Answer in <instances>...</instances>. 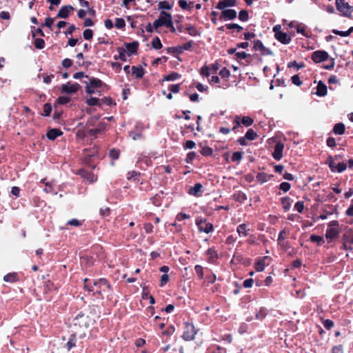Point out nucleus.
I'll use <instances>...</instances> for the list:
<instances>
[{"label": "nucleus", "mask_w": 353, "mask_h": 353, "mask_svg": "<svg viewBox=\"0 0 353 353\" xmlns=\"http://www.w3.org/2000/svg\"><path fill=\"white\" fill-rule=\"evenodd\" d=\"M336 6L337 10L342 12L343 16L351 17L353 7L350 6L344 0H336Z\"/></svg>", "instance_id": "f257e3e1"}, {"label": "nucleus", "mask_w": 353, "mask_h": 353, "mask_svg": "<svg viewBox=\"0 0 353 353\" xmlns=\"http://www.w3.org/2000/svg\"><path fill=\"white\" fill-rule=\"evenodd\" d=\"M196 224L198 226V229L200 232H205L208 234L213 231V225L207 222L206 219L197 218L196 220Z\"/></svg>", "instance_id": "f03ea898"}, {"label": "nucleus", "mask_w": 353, "mask_h": 353, "mask_svg": "<svg viewBox=\"0 0 353 353\" xmlns=\"http://www.w3.org/2000/svg\"><path fill=\"white\" fill-rule=\"evenodd\" d=\"M196 334L195 327L192 323H185V331L182 336L183 339L185 341H191L194 339V336Z\"/></svg>", "instance_id": "7ed1b4c3"}, {"label": "nucleus", "mask_w": 353, "mask_h": 353, "mask_svg": "<svg viewBox=\"0 0 353 353\" xmlns=\"http://www.w3.org/2000/svg\"><path fill=\"white\" fill-rule=\"evenodd\" d=\"M339 225L337 221H332L329 223V226L331 227L326 230L325 237L327 239L332 240L339 235V230L336 228Z\"/></svg>", "instance_id": "20e7f679"}, {"label": "nucleus", "mask_w": 353, "mask_h": 353, "mask_svg": "<svg viewBox=\"0 0 353 353\" xmlns=\"http://www.w3.org/2000/svg\"><path fill=\"white\" fill-rule=\"evenodd\" d=\"M311 59L315 63H321L329 59V54L324 50H316L311 55Z\"/></svg>", "instance_id": "39448f33"}, {"label": "nucleus", "mask_w": 353, "mask_h": 353, "mask_svg": "<svg viewBox=\"0 0 353 353\" xmlns=\"http://www.w3.org/2000/svg\"><path fill=\"white\" fill-rule=\"evenodd\" d=\"M80 88V85L77 83L71 84L70 82H68L67 83L61 85V91L63 93L74 94L76 93Z\"/></svg>", "instance_id": "423d86ee"}, {"label": "nucleus", "mask_w": 353, "mask_h": 353, "mask_svg": "<svg viewBox=\"0 0 353 353\" xmlns=\"http://www.w3.org/2000/svg\"><path fill=\"white\" fill-rule=\"evenodd\" d=\"M93 285L94 287L95 290H101L103 288L105 287L108 291L107 292V296H109L112 293V289L110 285L108 283V281L105 279H100L98 281L93 282ZM96 291H94L95 292Z\"/></svg>", "instance_id": "0eeeda50"}, {"label": "nucleus", "mask_w": 353, "mask_h": 353, "mask_svg": "<svg viewBox=\"0 0 353 353\" xmlns=\"http://www.w3.org/2000/svg\"><path fill=\"white\" fill-rule=\"evenodd\" d=\"M159 19L160 20L161 24L163 26H172V16L170 14L166 12H161L159 16Z\"/></svg>", "instance_id": "6e6552de"}, {"label": "nucleus", "mask_w": 353, "mask_h": 353, "mask_svg": "<svg viewBox=\"0 0 353 353\" xmlns=\"http://www.w3.org/2000/svg\"><path fill=\"white\" fill-rule=\"evenodd\" d=\"M283 148L284 144L282 143H277L275 145L272 156L276 160L279 161L282 159Z\"/></svg>", "instance_id": "1a4fd4ad"}, {"label": "nucleus", "mask_w": 353, "mask_h": 353, "mask_svg": "<svg viewBox=\"0 0 353 353\" xmlns=\"http://www.w3.org/2000/svg\"><path fill=\"white\" fill-rule=\"evenodd\" d=\"M74 10V8L72 6H64L59 10L57 17L61 19H67L71 11Z\"/></svg>", "instance_id": "9d476101"}, {"label": "nucleus", "mask_w": 353, "mask_h": 353, "mask_svg": "<svg viewBox=\"0 0 353 353\" xmlns=\"http://www.w3.org/2000/svg\"><path fill=\"white\" fill-rule=\"evenodd\" d=\"M275 38L283 44H288L291 41V37L282 31H276Z\"/></svg>", "instance_id": "9b49d317"}, {"label": "nucleus", "mask_w": 353, "mask_h": 353, "mask_svg": "<svg viewBox=\"0 0 353 353\" xmlns=\"http://www.w3.org/2000/svg\"><path fill=\"white\" fill-rule=\"evenodd\" d=\"M236 17V12L232 9H223L221 17L225 20H231Z\"/></svg>", "instance_id": "f8f14e48"}, {"label": "nucleus", "mask_w": 353, "mask_h": 353, "mask_svg": "<svg viewBox=\"0 0 353 353\" xmlns=\"http://www.w3.org/2000/svg\"><path fill=\"white\" fill-rule=\"evenodd\" d=\"M270 258L268 256H264L258 260L256 263V270L258 272H261L264 270L265 267L269 265Z\"/></svg>", "instance_id": "ddd939ff"}, {"label": "nucleus", "mask_w": 353, "mask_h": 353, "mask_svg": "<svg viewBox=\"0 0 353 353\" xmlns=\"http://www.w3.org/2000/svg\"><path fill=\"white\" fill-rule=\"evenodd\" d=\"M203 185L197 183L194 184V186L190 187L188 190V193L191 195L198 196L201 195V193L202 192Z\"/></svg>", "instance_id": "4468645a"}, {"label": "nucleus", "mask_w": 353, "mask_h": 353, "mask_svg": "<svg viewBox=\"0 0 353 353\" xmlns=\"http://www.w3.org/2000/svg\"><path fill=\"white\" fill-rule=\"evenodd\" d=\"M327 86L321 81H320L316 87V94L319 97H324L327 94Z\"/></svg>", "instance_id": "2eb2a0df"}, {"label": "nucleus", "mask_w": 353, "mask_h": 353, "mask_svg": "<svg viewBox=\"0 0 353 353\" xmlns=\"http://www.w3.org/2000/svg\"><path fill=\"white\" fill-rule=\"evenodd\" d=\"M125 46L128 55L130 56L131 54L137 52L139 43L137 41H134L132 43H125Z\"/></svg>", "instance_id": "dca6fc26"}, {"label": "nucleus", "mask_w": 353, "mask_h": 353, "mask_svg": "<svg viewBox=\"0 0 353 353\" xmlns=\"http://www.w3.org/2000/svg\"><path fill=\"white\" fill-rule=\"evenodd\" d=\"M236 0H221L218 3L216 8L223 10L227 7L234 6Z\"/></svg>", "instance_id": "f3484780"}, {"label": "nucleus", "mask_w": 353, "mask_h": 353, "mask_svg": "<svg viewBox=\"0 0 353 353\" xmlns=\"http://www.w3.org/2000/svg\"><path fill=\"white\" fill-rule=\"evenodd\" d=\"M79 174L82 177L91 183L97 181V176L94 174L87 172L84 170H80Z\"/></svg>", "instance_id": "a211bd4d"}, {"label": "nucleus", "mask_w": 353, "mask_h": 353, "mask_svg": "<svg viewBox=\"0 0 353 353\" xmlns=\"http://www.w3.org/2000/svg\"><path fill=\"white\" fill-rule=\"evenodd\" d=\"M62 134V132L58 129L54 128L50 130L47 134V138L50 140H54L56 138Z\"/></svg>", "instance_id": "6ab92c4d"}, {"label": "nucleus", "mask_w": 353, "mask_h": 353, "mask_svg": "<svg viewBox=\"0 0 353 353\" xmlns=\"http://www.w3.org/2000/svg\"><path fill=\"white\" fill-rule=\"evenodd\" d=\"M132 72L138 79L142 78L145 74V71L141 66H132Z\"/></svg>", "instance_id": "aec40b11"}, {"label": "nucleus", "mask_w": 353, "mask_h": 353, "mask_svg": "<svg viewBox=\"0 0 353 353\" xmlns=\"http://www.w3.org/2000/svg\"><path fill=\"white\" fill-rule=\"evenodd\" d=\"M272 177H273V175L272 174H268L265 172H261L257 174L256 180L258 182L263 183L268 181Z\"/></svg>", "instance_id": "412c9836"}, {"label": "nucleus", "mask_w": 353, "mask_h": 353, "mask_svg": "<svg viewBox=\"0 0 353 353\" xmlns=\"http://www.w3.org/2000/svg\"><path fill=\"white\" fill-rule=\"evenodd\" d=\"M345 130V125L343 123H338L336 125H334L333 132L336 134L342 135L344 134Z\"/></svg>", "instance_id": "4be33fe9"}, {"label": "nucleus", "mask_w": 353, "mask_h": 353, "mask_svg": "<svg viewBox=\"0 0 353 353\" xmlns=\"http://www.w3.org/2000/svg\"><path fill=\"white\" fill-rule=\"evenodd\" d=\"M292 201L291 200V199L288 196H285L281 199L282 206L285 212L288 211L290 209Z\"/></svg>", "instance_id": "5701e85b"}, {"label": "nucleus", "mask_w": 353, "mask_h": 353, "mask_svg": "<svg viewBox=\"0 0 353 353\" xmlns=\"http://www.w3.org/2000/svg\"><path fill=\"white\" fill-rule=\"evenodd\" d=\"M228 52L230 54H234V59H236L239 62L243 59V52H236V48H231L228 50Z\"/></svg>", "instance_id": "b1692460"}, {"label": "nucleus", "mask_w": 353, "mask_h": 353, "mask_svg": "<svg viewBox=\"0 0 353 353\" xmlns=\"http://www.w3.org/2000/svg\"><path fill=\"white\" fill-rule=\"evenodd\" d=\"M258 137L257 133L252 129H249L244 135V140H254Z\"/></svg>", "instance_id": "393cba45"}, {"label": "nucleus", "mask_w": 353, "mask_h": 353, "mask_svg": "<svg viewBox=\"0 0 353 353\" xmlns=\"http://www.w3.org/2000/svg\"><path fill=\"white\" fill-rule=\"evenodd\" d=\"M88 79H89L88 83L94 88H101L103 85V82L99 79H97L94 77H89Z\"/></svg>", "instance_id": "a878e982"}, {"label": "nucleus", "mask_w": 353, "mask_h": 353, "mask_svg": "<svg viewBox=\"0 0 353 353\" xmlns=\"http://www.w3.org/2000/svg\"><path fill=\"white\" fill-rule=\"evenodd\" d=\"M117 51L119 52V55H115L114 57V59H121V61H127V58H126V52L125 50L122 48H117Z\"/></svg>", "instance_id": "bb28decb"}, {"label": "nucleus", "mask_w": 353, "mask_h": 353, "mask_svg": "<svg viewBox=\"0 0 353 353\" xmlns=\"http://www.w3.org/2000/svg\"><path fill=\"white\" fill-rule=\"evenodd\" d=\"M181 77V74L177 72H173L171 74L164 77L163 80L167 81H173L179 79Z\"/></svg>", "instance_id": "cd10ccee"}, {"label": "nucleus", "mask_w": 353, "mask_h": 353, "mask_svg": "<svg viewBox=\"0 0 353 353\" xmlns=\"http://www.w3.org/2000/svg\"><path fill=\"white\" fill-rule=\"evenodd\" d=\"M139 175V172H137L136 171H131L128 172L127 179L128 180H133L135 182H139V179L138 177Z\"/></svg>", "instance_id": "c85d7f7f"}, {"label": "nucleus", "mask_w": 353, "mask_h": 353, "mask_svg": "<svg viewBox=\"0 0 353 353\" xmlns=\"http://www.w3.org/2000/svg\"><path fill=\"white\" fill-rule=\"evenodd\" d=\"M76 345V336L75 334H71L69 341L66 343V346L68 350H71Z\"/></svg>", "instance_id": "c756f323"}, {"label": "nucleus", "mask_w": 353, "mask_h": 353, "mask_svg": "<svg viewBox=\"0 0 353 353\" xmlns=\"http://www.w3.org/2000/svg\"><path fill=\"white\" fill-rule=\"evenodd\" d=\"M86 103L90 106L94 105H101V103H99V99L96 97H91L86 100Z\"/></svg>", "instance_id": "7c9ffc66"}, {"label": "nucleus", "mask_w": 353, "mask_h": 353, "mask_svg": "<svg viewBox=\"0 0 353 353\" xmlns=\"http://www.w3.org/2000/svg\"><path fill=\"white\" fill-rule=\"evenodd\" d=\"M3 280L6 282H14L17 281V274L16 273H10L4 276Z\"/></svg>", "instance_id": "2f4dec72"}, {"label": "nucleus", "mask_w": 353, "mask_h": 353, "mask_svg": "<svg viewBox=\"0 0 353 353\" xmlns=\"http://www.w3.org/2000/svg\"><path fill=\"white\" fill-rule=\"evenodd\" d=\"M34 46L37 49H43L45 47V41L43 39L37 38L34 41Z\"/></svg>", "instance_id": "473e14b6"}, {"label": "nucleus", "mask_w": 353, "mask_h": 353, "mask_svg": "<svg viewBox=\"0 0 353 353\" xmlns=\"http://www.w3.org/2000/svg\"><path fill=\"white\" fill-rule=\"evenodd\" d=\"M152 46L154 49H161L162 48L161 42L158 37L152 39Z\"/></svg>", "instance_id": "72a5a7b5"}, {"label": "nucleus", "mask_w": 353, "mask_h": 353, "mask_svg": "<svg viewBox=\"0 0 353 353\" xmlns=\"http://www.w3.org/2000/svg\"><path fill=\"white\" fill-rule=\"evenodd\" d=\"M334 161L335 159H334V158L331 156H330L327 159L328 165L332 172H336L337 165L335 163Z\"/></svg>", "instance_id": "f704fd0d"}, {"label": "nucleus", "mask_w": 353, "mask_h": 353, "mask_svg": "<svg viewBox=\"0 0 353 353\" xmlns=\"http://www.w3.org/2000/svg\"><path fill=\"white\" fill-rule=\"evenodd\" d=\"M241 159H242L241 152H235L232 154L231 160L233 162H237L238 163H239Z\"/></svg>", "instance_id": "c9c22d12"}, {"label": "nucleus", "mask_w": 353, "mask_h": 353, "mask_svg": "<svg viewBox=\"0 0 353 353\" xmlns=\"http://www.w3.org/2000/svg\"><path fill=\"white\" fill-rule=\"evenodd\" d=\"M210 350L211 353H226L225 349L219 345L212 346Z\"/></svg>", "instance_id": "e433bc0d"}, {"label": "nucleus", "mask_w": 353, "mask_h": 353, "mask_svg": "<svg viewBox=\"0 0 353 353\" xmlns=\"http://www.w3.org/2000/svg\"><path fill=\"white\" fill-rule=\"evenodd\" d=\"M114 26L116 28L121 29L125 27V22L122 18H117Z\"/></svg>", "instance_id": "4c0bfd02"}, {"label": "nucleus", "mask_w": 353, "mask_h": 353, "mask_svg": "<svg viewBox=\"0 0 353 353\" xmlns=\"http://www.w3.org/2000/svg\"><path fill=\"white\" fill-rule=\"evenodd\" d=\"M83 38L86 40H90L93 36V31L90 29H86L83 32Z\"/></svg>", "instance_id": "58836bf2"}, {"label": "nucleus", "mask_w": 353, "mask_h": 353, "mask_svg": "<svg viewBox=\"0 0 353 353\" xmlns=\"http://www.w3.org/2000/svg\"><path fill=\"white\" fill-rule=\"evenodd\" d=\"M310 239L312 242L318 243L319 244L324 242L323 237L315 234L311 235Z\"/></svg>", "instance_id": "ea45409f"}, {"label": "nucleus", "mask_w": 353, "mask_h": 353, "mask_svg": "<svg viewBox=\"0 0 353 353\" xmlns=\"http://www.w3.org/2000/svg\"><path fill=\"white\" fill-rule=\"evenodd\" d=\"M52 112V106L50 103H46L43 105V115L48 117L50 114Z\"/></svg>", "instance_id": "a19ab883"}, {"label": "nucleus", "mask_w": 353, "mask_h": 353, "mask_svg": "<svg viewBox=\"0 0 353 353\" xmlns=\"http://www.w3.org/2000/svg\"><path fill=\"white\" fill-rule=\"evenodd\" d=\"M83 83L86 85V86H85V92H86V93H88L89 94H94L95 92V90H94L95 88H94L91 85H90L88 81H83Z\"/></svg>", "instance_id": "79ce46f5"}, {"label": "nucleus", "mask_w": 353, "mask_h": 353, "mask_svg": "<svg viewBox=\"0 0 353 353\" xmlns=\"http://www.w3.org/2000/svg\"><path fill=\"white\" fill-rule=\"evenodd\" d=\"M265 46L263 45L262 42L259 40L254 41V48L257 50L261 52Z\"/></svg>", "instance_id": "37998d69"}, {"label": "nucleus", "mask_w": 353, "mask_h": 353, "mask_svg": "<svg viewBox=\"0 0 353 353\" xmlns=\"http://www.w3.org/2000/svg\"><path fill=\"white\" fill-rule=\"evenodd\" d=\"M210 71L211 70L210 66L204 65L203 68H201L200 74L204 77H209Z\"/></svg>", "instance_id": "c03bdc74"}, {"label": "nucleus", "mask_w": 353, "mask_h": 353, "mask_svg": "<svg viewBox=\"0 0 353 353\" xmlns=\"http://www.w3.org/2000/svg\"><path fill=\"white\" fill-rule=\"evenodd\" d=\"M212 152H213V150L210 147H204V148H203V149H202V150L201 152V153L203 156H210V155L212 154Z\"/></svg>", "instance_id": "a18cd8bd"}, {"label": "nucleus", "mask_w": 353, "mask_h": 353, "mask_svg": "<svg viewBox=\"0 0 353 353\" xmlns=\"http://www.w3.org/2000/svg\"><path fill=\"white\" fill-rule=\"evenodd\" d=\"M346 168H347L346 163H345L343 162L339 163L336 165V172L341 173V172H343V171H345L346 170Z\"/></svg>", "instance_id": "49530a36"}, {"label": "nucleus", "mask_w": 353, "mask_h": 353, "mask_svg": "<svg viewBox=\"0 0 353 353\" xmlns=\"http://www.w3.org/2000/svg\"><path fill=\"white\" fill-rule=\"evenodd\" d=\"M196 154L194 152H189L185 158L186 163H191L192 162V161L194 159V158L196 157Z\"/></svg>", "instance_id": "de8ad7c7"}, {"label": "nucleus", "mask_w": 353, "mask_h": 353, "mask_svg": "<svg viewBox=\"0 0 353 353\" xmlns=\"http://www.w3.org/2000/svg\"><path fill=\"white\" fill-rule=\"evenodd\" d=\"M291 188L290 184L288 182H283L280 184L279 188L283 192H288Z\"/></svg>", "instance_id": "09e8293b"}, {"label": "nucleus", "mask_w": 353, "mask_h": 353, "mask_svg": "<svg viewBox=\"0 0 353 353\" xmlns=\"http://www.w3.org/2000/svg\"><path fill=\"white\" fill-rule=\"evenodd\" d=\"M159 8H161V9L170 10L172 8L169 2L166 1H160L159 3Z\"/></svg>", "instance_id": "8fccbe9b"}, {"label": "nucleus", "mask_w": 353, "mask_h": 353, "mask_svg": "<svg viewBox=\"0 0 353 353\" xmlns=\"http://www.w3.org/2000/svg\"><path fill=\"white\" fill-rule=\"evenodd\" d=\"M294 208L299 212L301 213L304 209V203L303 201H298L294 205Z\"/></svg>", "instance_id": "3c124183"}, {"label": "nucleus", "mask_w": 353, "mask_h": 353, "mask_svg": "<svg viewBox=\"0 0 353 353\" xmlns=\"http://www.w3.org/2000/svg\"><path fill=\"white\" fill-rule=\"evenodd\" d=\"M292 83L298 86H300L302 84V81L300 80V78L298 74H295L292 77Z\"/></svg>", "instance_id": "603ef678"}, {"label": "nucleus", "mask_w": 353, "mask_h": 353, "mask_svg": "<svg viewBox=\"0 0 353 353\" xmlns=\"http://www.w3.org/2000/svg\"><path fill=\"white\" fill-rule=\"evenodd\" d=\"M196 146V143H194V141H192V140H188L185 142V143L184 144V148L185 149H192L194 148H195Z\"/></svg>", "instance_id": "864d4df0"}, {"label": "nucleus", "mask_w": 353, "mask_h": 353, "mask_svg": "<svg viewBox=\"0 0 353 353\" xmlns=\"http://www.w3.org/2000/svg\"><path fill=\"white\" fill-rule=\"evenodd\" d=\"M323 325L326 329L330 330L334 326V322L332 320L326 319L323 321Z\"/></svg>", "instance_id": "5fc2aeb1"}, {"label": "nucleus", "mask_w": 353, "mask_h": 353, "mask_svg": "<svg viewBox=\"0 0 353 353\" xmlns=\"http://www.w3.org/2000/svg\"><path fill=\"white\" fill-rule=\"evenodd\" d=\"M178 3L183 10H188L190 7V4H188V2L185 0H179Z\"/></svg>", "instance_id": "6e6d98bb"}, {"label": "nucleus", "mask_w": 353, "mask_h": 353, "mask_svg": "<svg viewBox=\"0 0 353 353\" xmlns=\"http://www.w3.org/2000/svg\"><path fill=\"white\" fill-rule=\"evenodd\" d=\"M169 90L173 93H177L180 90V84H172L169 87Z\"/></svg>", "instance_id": "4d7b16f0"}, {"label": "nucleus", "mask_w": 353, "mask_h": 353, "mask_svg": "<svg viewBox=\"0 0 353 353\" xmlns=\"http://www.w3.org/2000/svg\"><path fill=\"white\" fill-rule=\"evenodd\" d=\"M57 101L60 104H66L70 101V99L68 97L61 96L58 98Z\"/></svg>", "instance_id": "13d9d810"}, {"label": "nucleus", "mask_w": 353, "mask_h": 353, "mask_svg": "<svg viewBox=\"0 0 353 353\" xmlns=\"http://www.w3.org/2000/svg\"><path fill=\"white\" fill-rule=\"evenodd\" d=\"M101 130L99 129V128H94V129H90L88 130V134L91 136V137H97V134H99V133H101Z\"/></svg>", "instance_id": "bf43d9fd"}, {"label": "nucleus", "mask_w": 353, "mask_h": 353, "mask_svg": "<svg viewBox=\"0 0 353 353\" xmlns=\"http://www.w3.org/2000/svg\"><path fill=\"white\" fill-rule=\"evenodd\" d=\"M101 102L109 106H111L113 104L115 105V103L113 102L111 98L104 97L101 99Z\"/></svg>", "instance_id": "052dcab7"}, {"label": "nucleus", "mask_w": 353, "mask_h": 353, "mask_svg": "<svg viewBox=\"0 0 353 353\" xmlns=\"http://www.w3.org/2000/svg\"><path fill=\"white\" fill-rule=\"evenodd\" d=\"M175 331V329L173 326H169L163 332V334L164 335H167V336H170L172 334H173V333Z\"/></svg>", "instance_id": "680f3d73"}, {"label": "nucleus", "mask_w": 353, "mask_h": 353, "mask_svg": "<svg viewBox=\"0 0 353 353\" xmlns=\"http://www.w3.org/2000/svg\"><path fill=\"white\" fill-rule=\"evenodd\" d=\"M189 218H190V216L186 214H184V213H179L176 216V219L179 221H181L184 219H189Z\"/></svg>", "instance_id": "e2e57ef3"}, {"label": "nucleus", "mask_w": 353, "mask_h": 353, "mask_svg": "<svg viewBox=\"0 0 353 353\" xmlns=\"http://www.w3.org/2000/svg\"><path fill=\"white\" fill-rule=\"evenodd\" d=\"M219 74L222 78H226L230 75V71L227 68H224L221 70Z\"/></svg>", "instance_id": "0e129e2a"}, {"label": "nucleus", "mask_w": 353, "mask_h": 353, "mask_svg": "<svg viewBox=\"0 0 353 353\" xmlns=\"http://www.w3.org/2000/svg\"><path fill=\"white\" fill-rule=\"evenodd\" d=\"M186 30L192 36H194V35L196 34V29L192 26H191V25H189V26H187Z\"/></svg>", "instance_id": "69168bd1"}, {"label": "nucleus", "mask_w": 353, "mask_h": 353, "mask_svg": "<svg viewBox=\"0 0 353 353\" xmlns=\"http://www.w3.org/2000/svg\"><path fill=\"white\" fill-rule=\"evenodd\" d=\"M72 65V61L70 59H65L63 60L62 61V65L64 67V68H69L70 67L71 65Z\"/></svg>", "instance_id": "338daca9"}, {"label": "nucleus", "mask_w": 353, "mask_h": 353, "mask_svg": "<svg viewBox=\"0 0 353 353\" xmlns=\"http://www.w3.org/2000/svg\"><path fill=\"white\" fill-rule=\"evenodd\" d=\"M332 353H343L342 345L334 346L332 350Z\"/></svg>", "instance_id": "774afa93"}]
</instances>
